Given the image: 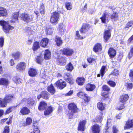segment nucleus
Here are the masks:
<instances>
[{
    "mask_svg": "<svg viewBox=\"0 0 133 133\" xmlns=\"http://www.w3.org/2000/svg\"><path fill=\"white\" fill-rule=\"evenodd\" d=\"M9 22L4 21H0V25L3 26L4 31L6 33L8 32L9 31L13 29L14 27L9 24Z\"/></svg>",
    "mask_w": 133,
    "mask_h": 133,
    "instance_id": "obj_1",
    "label": "nucleus"
},
{
    "mask_svg": "<svg viewBox=\"0 0 133 133\" xmlns=\"http://www.w3.org/2000/svg\"><path fill=\"white\" fill-rule=\"evenodd\" d=\"M69 109V114L71 115L69 118H71L73 116L74 113L77 111L78 108L76 105L74 103H71L69 104L68 106Z\"/></svg>",
    "mask_w": 133,
    "mask_h": 133,
    "instance_id": "obj_2",
    "label": "nucleus"
},
{
    "mask_svg": "<svg viewBox=\"0 0 133 133\" xmlns=\"http://www.w3.org/2000/svg\"><path fill=\"white\" fill-rule=\"evenodd\" d=\"M13 99V96L12 95H8L6 96L3 99L0 98V106L2 107L6 106L7 103H8Z\"/></svg>",
    "mask_w": 133,
    "mask_h": 133,
    "instance_id": "obj_3",
    "label": "nucleus"
},
{
    "mask_svg": "<svg viewBox=\"0 0 133 133\" xmlns=\"http://www.w3.org/2000/svg\"><path fill=\"white\" fill-rule=\"evenodd\" d=\"M59 16V12H55L52 14L50 18V22L52 23H56L58 21Z\"/></svg>",
    "mask_w": 133,
    "mask_h": 133,
    "instance_id": "obj_4",
    "label": "nucleus"
},
{
    "mask_svg": "<svg viewBox=\"0 0 133 133\" xmlns=\"http://www.w3.org/2000/svg\"><path fill=\"white\" fill-rule=\"evenodd\" d=\"M21 102L22 103L26 104L28 106H33L35 103L34 100L31 98H23Z\"/></svg>",
    "mask_w": 133,
    "mask_h": 133,
    "instance_id": "obj_5",
    "label": "nucleus"
},
{
    "mask_svg": "<svg viewBox=\"0 0 133 133\" xmlns=\"http://www.w3.org/2000/svg\"><path fill=\"white\" fill-rule=\"evenodd\" d=\"M63 54L67 56H70L72 55L74 53L73 50L70 48H65L61 50Z\"/></svg>",
    "mask_w": 133,
    "mask_h": 133,
    "instance_id": "obj_6",
    "label": "nucleus"
},
{
    "mask_svg": "<svg viewBox=\"0 0 133 133\" xmlns=\"http://www.w3.org/2000/svg\"><path fill=\"white\" fill-rule=\"evenodd\" d=\"M100 19L102 22L103 23H105L107 21L108 22L110 19V13L106 11H104Z\"/></svg>",
    "mask_w": 133,
    "mask_h": 133,
    "instance_id": "obj_7",
    "label": "nucleus"
},
{
    "mask_svg": "<svg viewBox=\"0 0 133 133\" xmlns=\"http://www.w3.org/2000/svg\"><path fill=\"white\" fill-rule=\"evenodd\" d=\"M56 86L59 89H62L66 86V82L62 79L58 80L55 83Z\"/></svg>",
    "mask_w": 133,
    "mask_h": 133,
    "instance_id": "obj_8",
    "label": "nucleus"
},
{
    "mask_svg": "<svg viewBox=\"0 0 133 133\" xmlns=\"http://www.w3.org/2000/svg\"><path fill=\"white\" fill-rule=\"evenodd\" d=\"M20 17L22 19L28 22L32 20V16L27 14H22L20 15Z\"/></svg>",
    "mask_w": 133,
    "mask_h": 133,
    "instance_id": "obj_9",
    "label": "nucleus"
},
{
    "mask_svg": "<svg viewBox=\"0 0 133 133\" xmlns=\"http://www.w3.org/2000/svg\"><path fill=\"white\" fill-rule=\"evenodd\" d=\"M25 68V63L24 62H21L18 63L16 66L17 71H22L24 70Z\"/></svg>",
    "mask_w": 133,
    "mask_h": 133,
    "instance_id": "obj_10",
    "label": "nucleus"
},
{
    "mask_svg": "<svg viewBox=\"0 0 133 133\" xmlns=\"http://www.w3.org/2000/svg\"><path fill=\"white\" fill-rule=\"evenodd\" d=\"M57 60V62L59 64L61 65H65L66 62V59L65 57L59 56L58 57Z\"/></svg>",
    "mask_w": 133,
    "mask_h": 133,
    "instance_id": "obj_11",
    "label": "nucleus"
},
{
    "mask_svg": "<svg viewBox=\"0 0 133 133\" xmlns=\"http://www.w3.org/2000/svg\"><path fill=\"white\" fill-rule=\"evenodd\" d=\"M77 95L78 97L84 99L85 101L88 102L89 97L87 96V95L85 94L83 92H79L77 94Z\"/></svg>",
    "mask_w": 133,
    "mask_h": 133,
    "instance_id": "obj_12",
    "label": "nucleus"
},
{
    "mask_svg": "<svg viewBox=\"0 0 133 133\" xmlns=\"http://www.w3.org/2000/svg\"><path fill=\"white\" fill-rule=\"evenodd\" d=\"M101 127L97 124L94 125L92 127L93 133H99L100 132Z\"/></svg>",
    "mask_w": 133,
    "mask_h": 133,
    "instance_id": "obj_13",
    "label": "nucleus"
},
{
    "mask_svg": "<svg viewBox=\"0 0 133 133\" xmlns=\"http://www.w3.org/2000/svg\"><path fill=\"white\" fill-rule=\"evenodd\" d=\"M111 36L110 31L109 30H105L104 34V38L105 41H107L110 38Z\"/></svg>",
    "mask_w": 133,
    "mask_h": 133,
    "instance_id": "obj_14",
    "label": "nucleus"
},
{
    "mask_svg": "<svg viewBox=\"0 0 133 133\" xmlns=\"http://www.w3.org/2000/svg\"><path fill=\"white\" fill-rule=\"evenodd\" d=\"M86 122V121L85 120L80 122L78 125V130L84 131V127Z\"/></svg>",
    "mask_w": 133,
    "mask_h": 133,
    "instance_id": "obj_15",
    "label": "nucleus"
},
{
    "mask_svg": "<svg viewBox=\"0 0 133 133\" xmlns=\"http://www.w3.org/2000/svg\"><path fill=\"white\" fill-rule=\"evenodd\" d=\"M108 54L110 57L113 58L116 55V51L114 48H110L109 50Z\"/></svg>",
    "mask_w": 133,
    "mask_h": 133,
    "instance_id": "obj_16",
    "label": "nucleus"
},
{
    "mask_svg": "<svg viewBox=\"0 0 133 133\" xmlns=\"http://www.w3.org/2000/svg\"><path fill=\"white\" fill-rule=\"evenodd\" d=\"M90 27V26L88 24H84L82 28L80 30L81 32H85Z\"/></svg>",
    "mask_w": 133,
    "mask_h": 133,
    "instance_id": "obj_17",
    "label": "nucleus"
},
{
    "mask_svg": "<svg viewBox=\"0 0 133 133\" xmlns=\"http://www.w3.org/2000/svg\"><path fill=\"white\" fill-rule=\"evenodd\" d=\"M49 40L47 38H44L42 39L40 42L41 45L43 47H45L48 45Z\"/></svg>",
    "mask_w": 133,
    "mask_h": 133,
    "instance_id": "obj_18",
    "label": "nucleus"
},
{
    "mask_svg": "<svg viewBox=\"0 0 133 133\" xmlns=\"http://www.w3.org/2000/svg\"><path fill=\"white\" fill-rule=\"evenodd\" d=\"M133 127V119L128 120L124 126V129H127L132 128Z\"/></svg>",
    "mask_w": 133,
    "mask_h": 133,
    "instance_id": "obj_19",
    "label": "nucleus"
},
{
    "mask_svg": "<svg viewBox=\"0 0 133 133\" xmlns=\"http://www.w3.org/2000/svg\"><path fill=\"white\" fill-rule=\"evenodd\" d=\"M20 112L23 115H27L30 113L29 110L26 107L22 108L21 109Z\"/></svg>",
    "mask_w": 133,
    "mask_h": 133,
    "instance_id": "obj_20",
    "label": "nucleus"
},
{
    "mask_svg": "<svg viewBox=\"0 0 133 133\" xmlns=\"http://www.w3.org/2000/svg\"><path fill=\"white\" fill-rule=\"evenodd\" d=\"M129 97L128 95H123L121 96L119 98L120 102L124 103L126 102L128 99Z\"/></svg>",
    "mask_w": 133,
    "mask_h": 133,
    "instance_id": "obj_21",
    "label": "nucleus"
},
{
    "mask_svg": "<svg viewBox=\"0 0 133 133\" xmlns=\"http://www.w3.org/2000/svg\"><path fill=\"white\" fill-rule=\"evenodd\" d=\"M65 26L62 24L61 23L59 24L58 28V33L60 35L63 34L64 32Z\"/></svg>",
    "mask_w": 133,
    "mask_h": 133,
    "instance_id": "obj_22",
    "label": "nucleus"
},
{
    "mask_svg": "<svg viewBox=\"0 0 133 133\" xmlns=\"http://www.w3.org/2000/svg\"><path fill=\"white\" fill-rule=\"evenodd\" d=\"M28 74L30 76L34 77L37 74V71L36 70L34 69L30 68L28 71Z\"/></svg>",
    "mask_w": 133,
    "mask_h": 133,
    "instance_id": "obj_23",
    "label": "nucleus"
},
{
    "mask_svg": "<svg viewBox=\"0 0 133 133\" xmlns=\"http://www.w3.org/2000/svg\"><path fill=\"white\" fill-rule=\"evenodd\" d=\"M95 88V86L91 84H88L86 85L85 88L88 91H93Z\"/></svg>",
    "mask_w": 133,
    "mask_h": 133,
    "instance_id": "obj_24",
    "label": "nucleus"
},
{
    "mask_svg": "<svg viewBox=\"0 0 133 133\" xmlns=\"http://www.w3.org/2000/svg\"><path fill=\"white\" fill-rule=\"evenodd\" d=\"M47 104L44 102H41L38 107V109L39 110H43L46 108Z\"/></svg>",
    "mask_w": 133,
    "mask_h": 133,
    "instance_id": "obj_25",
    "label": "nucleus"
},
{
    "mask_svg": "<svg viewBox=\"0 0 133 133\" xmlns=\"http://www.w3.org/2000/svg\"><path fill=\"white\" fill-rule=\"evenodd\" d=\"M53 111L52 107L49 106L45 109L44 111V115H48L50 114Z\"/></svg>",
    "mask_w": 133,
    "mask_h": 133,
    "instance_id": "obj_26",
    "label": "nucleus"
},
{
    "mask_svg": "<svg viewBox=\"0 0 133 133\" xmlns=\"http://www.w3.org/2000/svg\"><path fill=\"white\" fill-rule=\"evenodd\" d=\"M85 79L83 77L78 78L76 79V81L77 84L80 85H83L85 82Z\"/></svg>",
    "mask_w": 133,
    "mask_h": 133,
    "instance_id": "obj_27",
    "label": "nucleus"
},
{
    "mask_svg": "<svg viewBox=\"0 0 133 133\" xmlns=\"http://www.w3.org/2000/svg\"><path fill=\"white\" fill-rule=\"evenodd\" d=\"M102 49L101 44L99 43H98L97 44L95 45L93 48V50L95 52H97L101 50Z\"/></svg>",
    "mask_w": 133,
    "mask_h": 133,
    "instance_id": "obj_28",
    "label": "nucleus"
},
{
    "mask_svg": "<svg viewBox=\"0 0 133 133\" xmlns=\"http://www.w3.org/2000/svg\"><path fill=\"white\" fill-rule=\"evenodd\" d=\"M7 14L6 10L3 7H0V17L6 16Z\"/></svg>",
    "mask_w": 133,
    "mask_h": 133,
    "instance_id": "obj_29",
    "label": "nucleus"
},
{
    "mask_svg": "<svg viewBox=\"0 0 133 133\" xmlns=\"http://www.w3.org/2000/svg\"><path fill=\"white\" fill-rule=\"evenodd\" d=\"M19 15V13L18 12H15L12 15L11 17V19L12 20H11L10 22L12 23L13 22H15V21L18 20Z\"/></svg>",
    "mask_w": 133,
    "mask_h": 133,
    "instance_id": "obj_30",
    "label": "nucleus"
},
{
    "mask_svg": "<svg viewBox=\"0 0 133 133\" xmlns=\"http://www.w3.org/2000/svg\"><path fill=\"white\" fill-rule=\"evenodd\" d=\"M51 57V54L50 51L47 50H45L44 54V58L45 59L48 60Z\"/></svg>",
    "mask_w": 133,
    "mask_h": 133,
    "instance_id": "obj_31",
    "label": "nucleus"
},
{
    "mask_svg": "<svg viewBox=\"0 0 133 133\" xmlns=\"http://www.w3.org/2000/svg\"><path fill=\"white\" fill-rule=\"evenodd\" d=\"M9 84L8 80L7 79L2 78L0 79V84L6 85Z\"/></svg>",
    "mask_w": 133,
    "mask_h": 133,
    "instance_id": "obj_32",
    "label": "nucleus"
},
{
    "mask_svg": "<svg viewBox=\"0 0 133 133\" xmlns=\"http://www.w3.org/2000/svg\"><path fill=\"white\" fill-rule=\"evenodd\" d=\"M105 105H106L105 104H103L101 102L97 104V107L101 111L104 110Z\"/></svg>",
    "mask_w": 133,
    "mask_h": 133,
    "instance_id": "obj_33",
    "label": "nucleus"
},
{
    "mask_svg": "<svg viewBox=\"0 0 133 133\" xmlns=\"http://www.w3.org/2000/svg\"><path fill=\"white\" fill-rule=\"evenodd\" d=\"M118 18V13L116 12L113 13L110 16V18L112 21H115L117 20Z\"/></svg>",
    "mask_w": 133,
    "mask_h": 133,
    "instance_id": "obj_34",
    "label": "nucleus"
},
{
    "mask_svg": "<svg viewBox=\"0 0 133 133\" xmlns=\"http://www.w3.org/2000/svg\"><path fill=\"white\" fill-rule=\"evenodd\" d=\"M48 91L51 93L54 94L55 92V90L52 84L49 86L47 88Z\"/></svg>",
    "mask_w": 133,
    "mask_h": 133,
    "instance_id": "obj_35",
    "label": "nucleus"
},
{
    "mask_svg": "<svg viewBox=\"0 0 133 133\" xmlns=\"http://www.w3.org/2000/svg\"><path fill=\"white\" fill-rule=\"evenodd\" d=\"M125 87L127 90L131 89L133 87V84L130 83H126L124 85Z\"/></svg>",
    "mask_w": 133,
    "mask_h": 133,
    "instance_id": "obj_36",
    "label": "nucleus"
},
{
    "mask_svg": "<svg viewBox=\"0 0 133 133\" xmlns=\"http://www.w3.org/2000/svg\"><path fill=\"white\" fill-rule=\"evenodd\" d=\"M42 97L45 99H47L49 97V93L46 91H43L42 92Z\"/></svg>",
    "mask_w": 133,
    "mask_h": 133,
    "instance_id": "obj_37",
    "label": "nucleus"
},
{
    "mask_svg": "<svg viewBox=\"0 0 133 133\" xmlns=\"http://www.w3.org/2000/svg\"><path fill=\"white\" fill-rule=\"evenodd\" d=\"M21 55L20 52L17 51L13 53L12 56L15 59H17L19 58Z\"/></svg>",
    "mask_w": 133,
    "mask_h": 133,
    "instance_id": "obj_38",
    "label": "nucleus"
},
{
    "mask_svg": "<svg viewBox=\"0 0 133 133\" xmlns=\"http://www.w3.org/2000/svg\"><path fill=\"white\" fill-rule=\"evenodd\" d=\"M32 121V119L30 117H27L26 118V123L24 124L23 125L24 126L28 125H30Z\"/></svg>",
    "mask_w": 133,
    "mask_h": 133,
    "instance_id": "obj_39",
    "label": "nucleus"
},
{
    "mask_svg": "<svg viewBox=\"0 0 133 133\" xmlns=\"http://www.w3.org/2000/svg\"><path fill=\"white\" fill-rule=\"evenodd\" d=\"M66 69L68 71H71L74 68V67L71 63L70 62L66 66Z\"/></svg>",
    "mask_w": 133,
    "mask_h": 133,
    "instance_id": "obj_40",
    "label": "nucleus"
},
{
    "mask_svg": "<svg viewBox=\"0 0 133 133\" xmlns=\"http://www.w3.org/2000/svg\"><path fill=\"white\" fill-rule=\"evenodd\" d=\"M43 60V57L41 56H38L36 58V61L38 64H41Z\"/></svg>",
    "mask_w": 133,
    "mask_h": 133,
    "instance_id": "obj_41",
    "label": "nucleus"
},
{
    "mask_svg": "<svg viewBox=\"0 0 133 133\" xmlns=\"http://www.w3.org/2000/svg\"><path fill=\"white\" fill-rule=\"evenodd\" d=\"M56 40L57 46H59L62 44V40L61 39V38L56 37Z\"/></svg>",
    "mask_w": 133,
    "mask_h": 133,
    "instance_id": "obj_42",
    "label": "nucleus"
},
{
    "mask_svg": "<svg viewBox=\"0 0 133 133\" xmlns=\"http://www.w3.org/2000/svg\"><path fill=\"white\" fill-rule=\"evenodd\" d=\"M106 68V66H103L100 70V73L101 74V75L102 77H103L105 73V70Z\"/></svg>",
    "mask_w": 133,
    "mask_h": 133,
    "instance_id": "obj_43",
    "label": "nucleus"
},
{
    "mask_svg": "<svg viewBox=\"0 0 133 133\" xmlns=\"http://www.w3.org/2000/svg\"><path fill=\"white\" fill-rule=\"evenodd\" d=\"M33 127H34V131L31 132V133H39L40 131L37 128V127L36 126L35 123H34L33 125Z\"/></svg>",
    "mask_w": 133,
    "mask_h": 133,
    "instance_id": "obj_44",
    "label": "nucleus"
},
{
    "mask_svg": "<svg viewBox=\"0 0 133 133\" xmlns=\"http://www.w3.org/2000/svg\"><path fill=\"white\" fill-rule=\"evenodd\" d=\"M13 81L15 82L16 84H19L21 82L22 80L20 78H18L16 77H14L13 78Z\"/></svg>",
    "mask_w": 133,
    "mask_h": 133,
    "instance_id": "obj_45",
    "label": "nucleus"
},
{
    "mask_svg": "<svg viewBox=\"0 0 133 133\" xmlns=\"http://www.w3.org/2000/svg\"><path fill=\"white\" fill-rule=\"evenodd\" d=\"M40 13L42 15H44L45 13L44 8V5L43 4H42L41 5L40 8Z\"/></svg>",
    "mask_w": 133,
    "mask_h": 133,
    "instance_id": "obj_46",
    "label": "nucleus"
},
{
    "mask_svg": "<svg viewBox=\"0 0 133 133\" xmlns=\"http://www.w3.org/2000/svg\"><path fill=\"white\" fill-rule=\"evenodd\" d=\"M39 44L38 42H35L34 44L33 49L34 50H35L39 48Z\"/></svg>",
    "mask_w": 133,
    "mask_h": 133,
    "instance_id": "obj_47",
    "label": "nucleus"
},
{
    "mask_svg": "<svg viewBox=\"0 0 133 133\" xmlns=\"http://www.w3.org/2000/svg\"><path fill=\"white\" fill-rule=\"evenodd\" d=\"M119 71L117 69H115L113 71L111 74L114 76H118L119 75Z\"/></svg>",
    "mask_w": 133,
    "mask_h": 133,
    "instance_id": "obj_48",
    "label": "nucleus"
},
{
    "mask_svg": "<svg viewBox=\"0 0 133 133\" xmlns=\"http://www.w3.org/2000/svg\"><path fill=\"white\" fill-rule=\"evenodd\" d=\"M66 8L68 10H70L72 9V6L70 3H66L65 4Z\"/></svg>",
    "mask_w": 133,
    "mask_h": 133,
    "instance_id": "obj_49",
    "label": "nucleus"
},
{
    "mask_svg": "<svg viewBox=\"0 0 133 133\" xmlns=\"http://www.w3.org/2000/svg\"><path fill=\"white\" fill-rule=\"evenodd\" d=\"M125 107L124 104H120L118 106L116 109L119 110H121L123 109Z\"/></svg>",
    "mask_w": 133,
    "mask_h": 133,
    "instance_id": "obj_50",
    "label": "nucleus"
},
{
    "mask_svg": "<svg viewBox=\"0 0 133 133\" xmlns=\"http://www.w3.org/2000/svg\"><path fill=\"white\" fill-rule=\"evenodd\" d=\"M129 58L130 59L133 56V47L131 48L128 54Z\"/></svg>",
    "mask_w": 133,
    "mask_h": 133,
    "instance_id": "obj_51",
    "label": "nucleus"
},
{
    "mask_svg": "<svg viewBox=\"0 0 133 133\" xmlns=\"http://www.w3.org/2000/svg\"><path fill=\"white\" fill-rule=\"evenodd\" d=\"M133 24V21H131L129 22L127 24L125 28H129L131 27Z\"/></svg>",
    "mask_w": 133,
    "mask_h": 133,
    "instance_id": "obj_52",
    "label": "nucleus"
},
{
    "mask_svg": "<svg viewBox=\"0 0 133 133\" xmlns=\"http://www.w3.org/2000/svg\"><path fill=\"white\" fill-rule=\"evenodd\" d=\"M9 128L8 126H6L4 128L3 133H9Z\"/></svg>",
    "mask_w": 133,
    "mask_h": 133,
    "instance_id": "obj_53",
    "label": "nucleus"
},
{
    "mask_svg": "<svg viewBox=\"0 0 133 133\" xmlns=\"http://www.w3.org/2000/svg\"><path fill=\"white\" fill-rule=\"evenodd\" d=\"M108 83L109 85L112 87H114L116 85L115 82L112 81H109Z\"/></svg>",
    "mask_w": 133,
    "mask_h": 133,
    "instance_id": "obj_54",
    "label": "nucleus"
},
{
    "mask_svg": "<svg viewBox=\"0 0 133 133\" xmlns=\"http://www.w3.org/2000/svg\"><path fill=\"white\" fill-rule=\"evenodd\" d=\"M67 78V81L71 84H72L73 83V80L71 78L68 77Z\"/></svg>",
    "mask_w": 133,
    "mask_h": 133,
    "instance_id": "obj_55",
    "label": "nucleus"
},
{
    "mask_svg": "<svg viewBox=\"0 0 133 133\" xmlns=\"http://www.w3.org/2000/svg\"><path fill=\"white\" fill-rule=\"evenodd\" d=\"M104 91H109L110 89L107 85H105L103 86L102 87Z\"/></svg>",
    "mask_w": 133,
    "mask_h": 133,
    "instance_id": "obj_56",
    "label": "nucleus"
},
{
    "mask_svg": "<svg viewBox=\"0 0 133 133\" xmlns=\"http://www.w3.org/2000/svg\"><path fill=\"white\" fill-rule=\"evenodd\" d=\"M4 38L2 37L0 38V46L2 47L3 45Z\"/></svg>",
    "mask_w": 133,
    "mask_h": 133,
    "instance_id": "obj_57",
    "label": "nucleus"
},
{
    "mask_svg": "<svg viewBox=\"0 0 133 133\" xmlns=\"http://www.w3.org/2000/svg\"><path fill=\"white\" fill-rule=\"evenodd\" d=\"M130 72L129 76L130 77V79L132 81H133V70H131Z\"/></svg>",
    "mask_w": 133,
    "mask_h": 133,
    "instance_id": "obj_58",
    "label": "nucleus"
},
{
    "mask_svg": "<svg viewBox=\"0 0 133 133\" xmlns=\"http://www.w3.org/2000/svg\"><path fill=\"white\" fill-rule=\"evenodd\" d=\"M133 42V35L129 38L128 41V43L130 44Z\"/></svg>",
    "mask_w": 133,
    "mask_h": 133,
    "instance_id": "obj_59",
    "label": "nucleus"
},
{
    "mask_svg": "<svg viewBox=\"0 0 133 133\" xmlns=\"http://www.w3.org/2000/svg\"><path fill=\"white\" fill-rule=\"evenodd\" d=\"M53 29L51 28H49L47 30V32L49 35L51 34L53 32Z\"/></svg>",
    "mask_w": 133,
    "mask_h": 133,
    "instance_id": "obj_60",
    "label": "nucleus"
},
{
    "mask_svg": "<svg viewBox=\"0 0 133 133\" xmlns=\"http://www.w3.org/2000/svg\"><path fill=\"white\" fill-rule=\"evenodd\" d=\"M87 60L89 63H91L93 62L94 61L95 59L94 58L90 57L88 58Z\"/></svg>",
    "mask_w": 133,
    "mask_h": 133,
    "instance_id": "obj_61",
    "label": "nucleus"
},
{
    "mask_svg": "<svg viewBox=\"0 0 133 133\" xmlns=\"http://www.w3.org/2000/svg\"><path fill=\"white\" fill-rule=\"evenodd\" d=\"M76 35L77 37V38L78 39L80 38L81 39H82L83 38V37L80 36V35L79 34V32L78 31H76Z\"/></svg>",
    "mask_w": 133,
    "mask_h": 133,
    "instance_id": "obj_62",
    "label": "nucleus"
},
{
    "mask_svg": "<svg viewBox=\"0 0 133 133\" xmlns=\"http://www.w3.org/2000/svg\"><path fill=\"white\" fill-rule=\"evenodd\" d=\"M113 133H117L118 132V130L115 126H114L113 127Z\"/></svg>",
    "mask_w": 133,
    "mask_h": 133,
    "instance_id": "obj_63",
    "label": "nucleus"
},
{
    "mask_svg": "<svg viewBox=\"0 0 133 133\" xmlns=\"http://www.w3.org/2000/svg\"><path fill=\"white\" fill-rule=\"evenodd\" d=\"M73 90H70L68 93L65 94V95L67 96H70L73 94Z\"/></svg>",
    "mask_w": 133,
    "mask_h": 133,
    "instance_id": "obj_64",
    "label": "nucleus"
}]
</instances>
